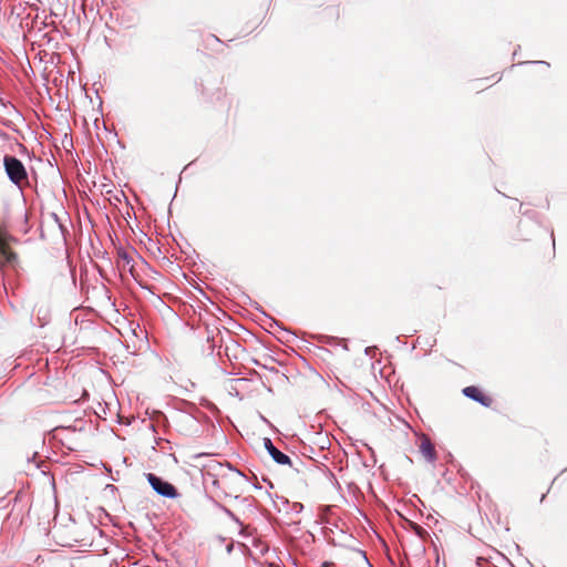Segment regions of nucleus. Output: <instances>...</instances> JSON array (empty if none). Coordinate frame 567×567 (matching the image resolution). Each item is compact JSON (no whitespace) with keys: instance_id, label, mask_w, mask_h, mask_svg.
Instances as JSON below:
<instances>
[{"instance_id":"obj_6","label":"nucleus","mask_w":567,"mask_h":567,"mask_svg":"<svg viewBox=\"0 0 567 567\" xmlns=\"http://www.w3.org/2000/svg\"><path fill=\"white\" fill-rule=\"evenodd\" d=\"M264 444H265V447L267 449V451L269 452V454L271 455V457L278 464H281V465L290 464L289 456L284 454L282 452H280L277 447H275L270 439L266 437L264 440Z\"/></svg>"},{"instance_id":"obj_10","label":"nucleus","mask_w":567,"mask_h":567,"mask_svg":"<svg viewBox=\"0 0 567 567\" xmlns=\"http://www.w3.org/2000/svg\"><path fill=\"white\" fill-rule=\"evenodd\" d=\"M321 567H334L333 563L324 561Z\"/></svg>"},{"instance_id":"obj_5","label":"nucleus","mask_w":567,"mask_h":567,"mask_svg":"<svg viewBox=\"0 0 567 567\" xmlns=\"http://www.w3.org/2000/svg\"><path fill=\"white\" fill-rule=\"evenodd\" d=\"M462 393L468 398L472 399L483 406L489 408L492 406L494 400L491 395L484 393L478 386L470 385L462 390Z\"/></svg>"},{"instance_id":"obj_7","label":"nucleus","mask_w":567,"mask_h":567,"mask_svg":"<svg viewBox=\"0 0 567 567\" xmlns=\"http://www.w3.org/2000/svg\"><path fill=\"white\" fill-rule=\"evenodd\" d=\"M0 257L4 259L6 262H12L16 259V254L10 248L7 236L4 233L0 230Z\"/></svg>"},{"instance_id":"obj_2","label":"nucleus","mask_w":567,"mask_h":567,"mask_svg":"<svg viewBox=\"0 0 567 567\" xmlns=\"http://www.w3.org/2000/svg\"><path fill=\"white\" fill-rule=\"evenodd\" d=\"M146 478H147V482L153 487V489L161 496L167 497V498H176L178 496V492L173 484H171L166 481H163L161 477L156 476L155 474L148 473V474H146Z\"/></svg>"},{"instance_id":"obj_4","label":"nucleus","mask_w":567,"mask_h":567,"mask_svg":"<svg viewBox=\"0 0 567 567\" xmlns=\"http://www.w3.org/2000/svg\"><path fill=\"white\" fill-rule=\"evenodd\" d=\"M136 255L135 249L125 250L118 249L116 252V265L117 268L122 271H128L132 276H134V265H133V256Z\"/></svg>"},{"instance_id":"obj_8","label":"nucleus","mask_w":567,"mask_h":567,"mask_svg":"<svg viewBox=\"0 0 567 567\" xmlns=\"http://www.w3.org/2000/svg\"><path fill=\"white\" fill-rule=\"evenodd\" d=\"M420 452L423 454V456L430 461L433 462L436 460V452L434 449V445L431 443V441L427 437H422L420 443Z\"/></svg>"},{"instance_id":"obj_1","label":"nucleus","mask_w":567,"mask_h":567,"mask_svg":"<svg viewBox=\"0 0 567 567\" xmlns=\"http://www.w3.org/2000/svg\"><path fill=\"white\" fill-rule=\"evenodd\" d=\"M3 166L9 179L16 186H18L20 189L29 186V176L23 163L20 159L12 155H4Z\"/></svg>"},{"instance_id":"obj_3","label":"nucleus","mask_w":567,"mask_h":567,"mask_svg":"<svg viewBox=\"0 0 567 567\" xmlns=\"http://www.w3.org/2000/svg\"><path fill=\"white\" fill-rule=\"evenodd\" d=\"M234 480L240 481V473L236 472L231 468H227V473L221 474L220 477L215 478L213 481V484L220 489L226 495H231L234 492H236L235 488H231L228 486L229 482H233Z\"/></svg>"},{"instance_id":"obj_9","label":"nucleus","mask_w":567,"mask_h":567,"mask_svg":"<svg viewBox=\"0 0 567 567\" xmlns=\"http://www.w3.org/2000/svg\"><path fill=\"white\" fill-rule=\"evenodd\" d=\"M413 529L421 537H423L426 534V532L421 526H419V525H414Z\"/></svg>"}]
</instances>
